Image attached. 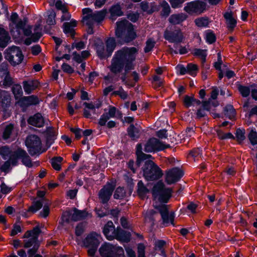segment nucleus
Wrapping results in <instances>:
<instances>
[{"label": "nucleus", "instance_id": "obj_34", "mask_svg": "<svg viewBox=\"0 0 257 257\" xmlns=\"http://www.w3.org/2000/svg\"><path fill=\"white\" fill-rule=\"evenodd\" d=\"M224 17L226 20L228 27L232 30L236 26V21L233 18L231 13H225L224 15Z\"/></svg>", "mask_w": 257, "mask_h": 257}, {"label": "nucleus", "instance_id": "obj_7", "mask_svg": "<svg viewBox=\"0 0 257 257\" xmlns=\"http://www.w3.org/2000/svg\"><path fill=\"white\" fill-rule=\"evenodd\" d=\"M26 146L31 156L40 154L44 150H42V143L40 138L35 135L28 136L25 141Z\"/></svg>", "mask_w": 257, "mask_h": 257}, {"label": "nucleus", "instance_id": "obj_6", "mask_svg": "<svg viewBox=\"0 0 257 257\" xmlns=\"http://www.w3.org/2000/svg\"><path fill=\"white\" fill-rule=\"evenodd\" d=\"M100 236L95 232H92L87 235L83 241V246L88 248V254L90 257H93L100 243Z\"/></svg>", "mask_w": 257, "mask_h": 257}, {"label": "nucleus", "instance_id": "obj_35", "mask_svg": "<svg viewBox=\"0 0 257 257\" xmlns=\"http://www.w3.org/2000/svg\"><path fill=\"white\" fill-rule=\"evenodd\" d=\"M107 57H109L116 46L115 40L113 38L107 39L106 42Z\"/></svg>", "mask_w": 257, "mask_h": 257}, {"label": "nucleus", "instance_id": "obj_26", "mask_svg": "<svg viewBox=\"0 0 257 257\" xmlns=\"http://www.w3.org/2000/svg\"><path fill=\"white\" fill-rule=\"evenodd\" d=\"M10 39L9 33L4 29L0 28V47H6Z\"/></svg>", "mask_w": 257, "mask_h": 257}, {"label": "nucleus", "instance_id": "obj_46", "mask_svg": "<svg viewBox=\"0 0 257 257\" xmlns=\"http://www.w3.org/2000/svg\"><path fill=\"white\" fill-rule=\"evenodd\" d=\"M245 130L237 128L236 131V139L238 143L240 144L245 138Z\"/></svg>", "mask_w": 257, "mask_h": 257}, {"label": "nucleus", "instance_id": "obj_47", "mask_svg": "<svg viewBox=\"0 0 257 257\" xmlns=\"http://www.w3.org/2000/svg\"><path fill=\"white\" fill-rule=\"evenodd\" d=\"M12 92L16 98H18L21 96L22 94V89L20 84H15L12 88Z\"/></svg>", "mask_w": 257, "mask_h": 257}, {"label": "nucleus", "instance_id": "obj_11", "mask_svg": "<svg viewBox=\"0 0 257 257\" xmlns=\"http://www.w3.org/2000/svg\"><path fill=\"white\" fill-rule=\"evenodd\" d=\"M164 37L170 42L176 44L182 42L184 38L180 29H176L173 31L166 29L164 32Z\"/></svg>", "mask_w": 257, "mask_h": 257}, {"label": "nucleus", "instance_id": "obj_30", "mask_svg": "<svg viewBox=\"0 0 257 257\" xmlns=\"http://www.w3.org/2000/svg\"><path fill=\"white\" fill-rule=\"evenodd\" d=\"M137 192L139 197L143 199L150 192V190L144 185L142 181H140L138 183Z\"/></svg>", "mask_w": 257, "mask_h": 257}, {"label": "nucleus", "instance_id": "obj_44", "mask_svg": "<svg viewBox=\"0 0 257 257\" xmlns=\"http://www.w3.org/2000/svg\"><path fill=\"white\" fill-rule=\"evenodd\" d=\"M10 73L8 64L7 62L2 63L0 65V78H3L4 76Z\"/></svg>", "mask_w": 257, "mask_h": 257}, {"label": "nucleus", "instance_id": "obj_63", "mask_svg": "<svg viewBox=\"0 0 257 257\" xmlns=\"http://www.w3.org/2000/svg\"><path fill=\"white\" fill-rule=\"evenodd\" d=\"M27 21L24 20L23 21L21 19H20L16 22V24H15L16 25V28L17 30L20 29H24L26 25Z\"/></svg>", "mask_w": 257, "mask_h": 257}, {"label": "nucleus", "instance_id": "obj_23", "mask_svg": "<svg viewBox=\"0 0 257 257\" xmlns=\"http://www.w3.org/2000/svg\"><path fill=\"white\" fill-rule=\"evenodd\" d=\"M20 103L24 106L36 105L39 103V100L37 96L32 95L22 97L20 100Z\"/></svg>", "mask_w": 257, "mask_h": 257}, {"label": "nucleus", "instance_id": "obj_9", "mask_svg": "<svg viewBox=\"0 0 257 257\" xmlns=\"http://www.w3.org/2000/svg\"><path fill=\"white\" fill-rule=\"evenodd\" d=\"M206 4L200 1H194L188 3L184 8V10L190 15L200 14L206 9Z\"/></svg>", "mask_w": 257, "mask_h": 257}, {"label": "nucleus", "instance_id": "obj_21", "mask_svg": "<svg viewBox=\"0 0 257 257\" xmlns=\"http://www.w3.org/2000/svg\"><path fill=\"white\" fill-rule=\"evenodd\" d=\"M187 18V16L184 13L174 14L170 16L168 21L173 25H179L184 22Z\"/></svg>", "mask_w": 257, "mask_h": 257}, {"label": "nucleus", "instance_id": "obj_14", "mask_svg": "<svg viewBox=\"0 0 257 257\" xmlns=\"http://www.w3.org/2000/svg\"><path fill=\"white\" fill-rule=\"evenodd\" d=\"M183 173L179 169L174 168L168 171L166 175V182L168 184L176 183L183 176Z\"/></svg>", "mask_w": 257, "mask_h": 257}, {"label": "nucleus", "instance_id": "obj_38", "mask_svg": "<svg viewBox=\"0 0 257 257\" xmlns=\"http://www.w3.org/2000/svg\"><path fill=\"white\" fill-rule=\"evenodd\" d=\"M3 80L1 81L2 86L4 87H9L11 86L14 83V79L11 76L10 73L4 76Z\"/></svg>", "mask_w": 257, "mask_h": 257}, {"label": "nucleus", "instance_id": "obj_43", "mask_svg": "<svg viewBox=\"0 0 257 257\" xmlns=\"http://www.w3.org/2000/svg\"><path fill=\"white\" fill-rule=\"evenodd\" d=\"M195 24L199 27H206L209 24V19L207 17H201L195 19Z\"/></svg>", "mask_w": 257, "mask_h": 257}, {"label": "nucleus", "instance_id": "obj_1", "mask_svg": "<svg viewBox=\"0 0 257 257\" xmlns=\"http://www.w3.org/2000/svg\"><path fill=\"white\" fill-rule=\"evenodd\" d=\"M138 51V49L134 47L122 48L115 53L108 69L115 75L120 73L123 69L125 71L134 69V62L136 59Z\"/></svg>", "mask_w": 257, "mask_h": 257}, {"label": "nucleus", "instance_id": "obj_16", "mask_svg": "<svg viewBox=\"0 0 257 257\" xmlns=\"http://www.w3.org/2000/svg\"><path fill=\"white\" fill-rule=\"evenodd\" d=\"M115 246L105 243L99 249V252L102 257H114Z\"/></svg>", "mask_w": 257, "mask_h": 257}, {"label": "nucleus", "instance_id": "obj_41", "mask_svg": "<svg viewBox=\"0 0 257 257\" xmlns=\"http://www.w3.org/2000/svg\"><path fill=\"white\" fill-rule=\"evenodd\" d=\"M63 158L61 157H55L51 159V165L52 167L56 171L61 170V163Z\"/></svg>", "mask_w": 257, "mask_h": 257}, {"label": "nucleus", "instance_id": "obj_13", "mask_svg": "<svg viewBox=\"0 0 257 257\" xmlns=\"http://www.w3.org/2000/svg\"><path fill=\"white\" fill-rule=\"evenodd\" d=\"M105 14V11L92 13L90 15L84 17L83 21H85L87 25H93L95 22L99 23L102 21L104 19Z\"/></svg>", "mask_w": 257, "mask_h": 257}, {"label": "nucleus", "instance_id": "obj_55", "mask_svg": "<svg viewBox=\"0 0 257 257\" xmlns=\"http://www.w3.org/2000/svg\"><path fill=\"white\" fill-rule=\"evenodd\" d=\"M185 0H169L171 7L174 9H176L181 7Z\"/></svg>", "mask_w": 257, "mask_h": 257}, {"label": "nucleus", "instance_id": "obj_24", "mask_svg": "<svg viewBox=\"0 0 257 257\" xmlns=\"http://www.w3.org/2000/svg\"><path fill=\"white\" fill-rule=\"evenodd\" d=\"M142 147L141 144L137 145L136 155L137 156V160L136 162V165L138 167L140 166L141 163L142 161L147 160L151 157L150 155H147L142 151Z\"/></svg>", "mask_w": 257, "mask_h": 257}, {"label": "nucleus", "instance_id": "obj_61", "mask_svg": "<svg viewBox=\"0 0 257 257\" xmlns=\"http://www.w3.org/2000/svg\"><path fill=\"white\" fill-rule=\"evenodd\" d=\"M109 119V117L107 113H104L100 117L98 124L100 126H104L105 125L107 121Z\"/></svg>", "mask_w": 257, "mask_h": 257}, {"label": "nucleus", "instance_id": "obj_19", "mask_svg": "<svg viewBox=\"0 0 257 257\" xmlns=\"http://www.w3.org/2000/svg\"><path fill=\"white\" fill-rule=\"evenodd\" d=\"M28 155V154L24 150L21 148L18 149L11 156V161L12 162V165L14 166L17 164L18 159H20L22 161L25 158H27Z\"/></svg>", "mask_w": 257, "mask_h": 257}, {"label": "nucleus", "instance_id": "obj_59", "mask_svg": "<svg viewBox=\"0 0 257 257\" xmlns=\"http://www.w3.org/2000/svg\"><path fill=\"white\" fill-rule=\"evenodd\" d=\"M195 101V98L193 97L186 95L184 99V104L185 107H189Z\"/></svg>", "mask_w": 257, "mask_h": 257}, {"label": "nucleus", "instance_id": "obj_4", "mask_svg": "<svg viewBox=\"0 0 257 257\" xmlns=\"http://www.w3.org/2000/svg\"><path fill=\"white\" fill-rule=\"evenodd\" d=\"M144 176L147 180H156L161 178L163 173L161 169L151 160L146 161L143 167Z\"/></svg>", "mask_w": 257, "mask_h": 257}, {"label": "nucleus", "instance_id": "obj_37", "mask_svg": "<svg viewBox=\"0 0 257 257\" xmlns=\"http://www.w3.org/2000/svg\"><path fill=\"white\" fill-rule=\"evenodd\" d=\"M128 136L133 140L139 137L140 131L133 124H131L127 129Z\"/></svg>", "mask_w": 257, "mask_h": 257}, {"label": "nucleus", "instance_id": "obj_39", "mask_svg": "<svg viewBox=\"0 0 257 257\" xmlns=\"http://www.w3.org/2000/svg\"><path fill=\"white\" fill-rule=\"evenodd\" d=\"M42 36L41 32H35L34 34H32L31 37L26 39L25 40V44L27 45H29L33 42H36L38 41Z\"/></svg>", "mask_w": 257, "mask_h": 257}, {"label": "nucleus", "instance_id": "obj_51", "mask_svg": "<svg viewBox=\"0 0 257 257\" xmlns=\"http://www.w3.org/2000/svg\"><path fill=\"white\" fill-rule=\"evenodd\" d=\"M14 125L12 124H10L6 127L3 133V138L4 139H8L10 137Z\"/></svg>", "mask_w": 257, "mask_h": 257}, {"label": "nucleus", "instance_id": "obj_32", "mask_svg": "<svg viewBox=\"0 0 257 257\" xmlns=\"http://www.w3.org/2000/svg\"><path fill=\"white\" fill-rule=\"evenodd\" d=\"M109 12L110 13V19L112 20H115L116 17L121 16L123 14L119 5L112 6L109 10Z\"/></svg>", "mask_w": 257, "mask_h": 257}, {"label": "nucleus", "instance_id": "obj_20", "mask_svg": "<svg viewBox=\"0 0 257 257\" xmlns=\"http://www.w3.org/2000/svg\"><path fill=\"white\" fill-rule=\"evenodd\" d=\"M23 84L25 92L30 94L39 87V82L37 80H29L23 81Z\"/></svg>", "mask_w": 257, "mask_h": 257}, {"label": "nucleus", "instance_id": "obj_49", "mask_svg": "<svg viewBox=\"0 0 257 257\" xmlns=\"http://www.w3.org/2000/svg\"><path fill=\"white\" fill-rule=\"evenodd\" d=\"M125 195V192L124 189L122 187H118L116 188L114 194V198L115 199H122Z\"/></svg>", "mask_w": 257, "mask_h": 257}, {"label": "nucleus", "instance_id": "obj_42", "mask_svg": "<svg viewBox=\"0 0 257 257\" xmlns=\"http://www.w3.org/2000/svg\"><path fill=\"white\" fill-rule=\"evenodd\" d=\"M24 247L25 248H29L32 246H35L36 244H40L38 239L35 237H32L27 240H24Z\"/></svg>", "mask_w": 257, "mask_h": 257}, {"label": "nucleus", "instance_id": "obj_40", "mask_svg": "<svg viewBox=\"0 0 257 257\" xmlns=\"http://www.w3.org/2000/svg\"><path fill=\"white\" fill-rule=\"evenodd\" d=\"M224 113L226 117L231 119L234 117L235 111L232 105H227L224 108Z\"/></svg>", "mask_w": 257, "mask_h": 257}, {"label": "nucleus", "instance_id": "obj_62", "mask_svg": "<svg viewBox=\"0 0 257 257\" xmlns=\"http://www.w3.org/2000/svg\"><path fill=\"white\" fill-rule=\"evenodd\" d=\"M55 6L58 10L62 11L63 13L67 12V8L61 1H57L55 4Z\"/></svg>", "mask_w": 257, "mask_h": 257}, {"label": "nucleus", "instance_id": "obj_33", "mask_svg": "<svg viewBox=\"0 0 257 257\" xmlns=\"http://www.w3.org/2000/svg\"><path fill=\"white\" fill-rule=\"evenodd\" d=\"M41 230L38 226L35 227L32 230L27 231L24 235L23 238H27L30 237H35L38 239V236L41 233Z\"/></svg>", "mask_w": 257, "mask_h": 257}, {"label": "nucleus", "instance_id": "obj_60", "mask_svg": "<svg viewBox=\"0 0 257 257\" xmlns=\"http://www.w3.org/2000/svg\"><path fill=\"white\" fill-rule=\"evenodd\" d=\"M115 257H125L124 254V251L122 247L115 246L114 256Z\"/></svg>", "mask_w": 257, "mask_h": 257}, {"label": "nucleus", "instance_id": "obj_28", "mask_svg": "<svg viewBox=\"0 0 257 257\" xmlns=\"http://www.w3.org/2000/svg\"><path fill=\"white\" fill-rule=\"evenodd\" d=\"M73 211L74 213L71 215V219L74 221L84 219L88 215V213L85 210H79L75 208Z\"/></svg>", "mask_w": 257, "mask_h": 257}, {"label": "nucleus", "instance_id": "obj_8", "mask_svg": "<svg viewBox=\"0 0 257 257\" xmlns=\"http://www.w3.org/2000/svg\"><path fill=\"white\" fill-rule=\"evenodd\" d=\"M5 57L12 65L15 66L22 62L24 56L19 47L13 46L7 50Z\"/></svg>", "mask_w": 257, "mask_h": 257}, {"label": "nucleus", "instance_id": "obj_22", "mask_svg": "<svg viewBox=\"0 0 257 257\" xmlns=\"http://www.w3.org/2000/svg\"><path fill=\"white\" fill-rule=\"evenodd\" d=\"M28 122L31 125L40 127L43 125L44 120L41 114L38 113L31 116L28 119Z\"/></svg>", "mask_w": 257, "mask_h": 257}, {"label": "nucleus", "instance_id": "obj_5", "mask_svg": "<svg viewBox=\"0 0 257 257\" xmlns=\"http://www.w3.org/2000/svg\"><path fill=\"white\" fill-rule=\"evenodd\" d=\"M152 192L155 199L161 202L167 203L171 196L172 190L165 188L164 184L159 181L154 186Z\"/></svg>", "mask_w": 257, "mask_h": 257}, {"label": "nucleus", "instance_id": "obj_57", "mask_svg": "<svg viewBox=\"0 0 257 257\" xmlns=\"http://www.w3.org/2000/svg\"><path fill=\"white\" fill-rule=\"evenodd\" d=\"M85 225L83 223H79L75 229V234L77 236L81 235L84 231Z\"/></svg>", "mask_w": 257, "mask_h": 257}, {"label": "nucleus", "instance_id": "obj_52", "mask_svg": "<svg viewBox=\"0 0 257 257\" xmlns=\"http://www.w3.org/2000/svg\"><path fill=\"white\" fill-rule=\"evenodd\" d=\"M248 139L253 145L257 144V133L251 130L248 135Z\"/></svg>", "mask_w": 257, "mask_h": 257}, {"label": "nucleus", "instance_id": "obj_48", "mask_svg": "<svg viewBox=\"0 0 257 257\" xmlns=\"http://www.w3.org/2000/svg\"><path fill=\"white\" fill-rule=\"evenodd\" d=\"M237 88L243 97H246L249 95L250 91L249 87L239 84L237 85Z\"/></svg>", "mask_w": 257, "mask_h": 257}, {"label": "nucleus", "instance_id": "obj_17", "mask_svg": "<svg viewBox=\"0 0 257 257\" xmlns=\"http://www.w3.org/2000/svg\"><path fill=\"white\" fill-rule=\"evenodd\" d=\"M116 229L112 221H108L103 228V233L106 238L110 240H113L115 238Z\"/></svg>", "mask_w": 257, "mask_h": 257}, {"label": "nucleus", "instance_id": "obj_18", "mask_svg": "<svg viewBox=\"0 0 257 257\" xmlns=\"http://www.w3.org/2000/svg\"><path fill=\"white\" fill-rule=\"evenodd\" d=\"M115 234V239L124 242H128L131 240V234L130 232L122 229L120 227H117Z\"/></svg>", "mask_w": 257, "mask_h": 257}, {"label": "nucleus", "instance_id": "obj_25", "mask_svg": "<svg viewBox=\"0 0 257 257\" xmlns=\"http://www.w3.org/2000/svg\"><path fill=\"white\" fill-rule=\"evenodd\" d=\"M94 46L96 50L98 56L101 59H103L105 57H107V55H106L105 53L104 45L101 40L97 39L96 41H95L94 43Z\"/></svg>", "mask_w": 257, "mask_h": 257}, {"label": "nucleus", "instance_id": "obj_45", "mask_svg": "<svg viewBox=\"0 0 257 257\" xmlns=\"http://www.w3.org/2000/svg\"><path fill=\"white\" fill-rule=\"evenodd\" d=\"M206 50H202L200 49H195L193 53V55L196 56H199L201 58L202 63H204L206 60Z\"/></svg>", "mask_w": 257, "mask_h": 257}, {"label": "nucleus", "instance_id": "obj_54", "mask_svg": "<svg viewBox=\"0 0 257 257\" xmlns=\"http://www.w3.org/2000/svg\"><path fill=\"white\" fill-rule=\"evenodd\" d=\"M166 242L164 240H160L156 242L155 244V250H161L163 254L165 253L164 250L163 249V246L165 245Z\"/></svg>", "mask_w": 257, "mask_h": 257}, {"label": "nucleus", "instance_id": "obj_56", "mask_svg": "<svg viewBox=\"0 0 257 257\" xmlns=\"http://www.w3.org/2000/svg\"><path fill=\"white\" fill-rule=\"evenodd\" d=\"M112 94L119 95L123 99H125L127 97V93L123 90L122 87H120L118 90L114 91Z\"/></svg>", "mask_w": 257, "mask_h": 257}, {"label": "nucleus", "instance_id": "obj_3", "mask_svg": "<svg viewBox=\"0 0 257 257\" xmlns=\"http://www.w3.org/2000/svg\"><path fill=\"white\" fill-rule=\"evenodd\" d=\"M154 207L157 210V211L151 210L148 212L145 216L146 222H150L151 226H153L155 224L154 216L157 212H159L161 215L163 224H168L169 222H171V224L174 225V213L173 212H171L170 214L169 213L168 209L166 205L160 204L155 205Z\"/></svg>", "mask_w": 257, "mask_h": 257}, {"label": "nucleus", "instance_id": "obj_50", "mask_svg": "<svg viewBox=\"0 0 257 257\" xmlns=\"http://www.w3.org/2000/svg\"><path fill=\"white\" fill-rule=\"evenodd\" d=\"M56 14L54 11H51L49 12L48 19H47V23L49 25H54L56 24L55 17Z\"/></svg>", "mask_w": 257, "mask_h": 257}, {"label": "nucleus", "instance_id": "obj_15", "mask_svg": "<svg viewBox=\"0 0 257 257\" xmlns=\"http://www.w3.org/2000/svg\"><path fill=\"white\" fill-rule=\"evenodd\" d=\"M11 102L10 94L5 90H0V110L5 111L10 106Z\"/></svg>", "mask_w": 257, "mask_h": 257}, {"label": "nucleus", "instance_id": "obj_36", "mask_svg": "<svg viewBox=\"0 0 257 257\" xmlns=\"http://www.w3.org/2000/svg\"><path fill=\"white\" fill-rule=\"evenodd\" d=\"M44 200V199L42 198L40 200L33 202V204L29 208L28 211L34 213L40 209L43 206V202Z\"/></svg>", "mask_w": 257, "mask_h": 257}, {"label": "nucleus", "instance_id": "obj_12", "mask_svg": "<svg viewBox=\"0 0 257 257\" xmlns=\"http://www.w3.org/2000/svg\"><path fill=\"white\" fill-rule=\"evenodd\" d=\"M115 186L113 184L107 183L99 191L98 199L103 204L107 203L112 195Z\"/></svg>", "mask_w": 257, "mask_h": 257}, {"label": "nucleus", "instance_id": "obj_27", "mask_svg": "<svg viewBox=\"0 0 257 257\" xmlns=\"http://www.w3.org/2000/svg\"><path fill=\"white\" fill-rule=\"evenodd\" d=\"M142 10L145 12H147L148 14H151L154 12L158 11L159 8L157 6L151 4L150 5L146 2H143L140 4Z\"/></svg>", "mask_w": 257, "mask_h": 257}, {"label": "nucleus", "instance_id": "obj_53", "mask_svg": "<svg viewBox=\"0 0 257 257\" xmlns=\"http://www.w3.org/2000/svg\"><path fill=\"white\" fill-rule=\"evenodd\" d=\"M155 42L152 39H149L146 42V46L144 49L145 53L150 52L155 46Z\"/></svg>", "mask_w": 257, "mask_h": 257}, {"label": "nucleus", "instance_id": "obj_10", "mask_svg": "<svg viewBox=\"0 0 257 257\" xmlns=\"http://www.w3.org/2000/svg\"><path fill=\"white\" fill-rule=\"evenodd\" d=\"M170 147L169 145H165L157 139L153 138L147 142L145 145L144 150L146 152H152L163 150Z\"/></svg>", "mask_w": 257, "mask_h": 257}, {"label": "nucleus", "instance_id": "obj_64", "mask_svg": "<svg viewBox=\"0 0 257 257\" xmlns=\"http://www.w3.org/2000/svg\"><path fill=\"white\" fill-rule=\"evenodd\" d=\"M145 246L143 244L141 243L138 246V257H145Z\"/></svg>", "mask_w": 257, "mask_h": 257}, {"label": "nucleus", "instance_id": "obj_31", "mask_svg": "<svg viewBox=\"0 0 257 257\" xmlns=\"http://www.w3.org/2000/svg\"><path fill=\"white\" fill-rule=\"evenodd\" d=\"M77 22L75 20L71 21L70 23H64L63 24L64 32L65 33H70L71 37H74L75 35L73 27L76 26Z\"/></svg>", "mask_w": 257, "mask_h": 257}, {"label": "nucleus", "instance_id": "obj_58", "mask_svg": "<svg viewBox=\"0 0 257 257\" xmlns=\"http://www.w3.org/2000/svg\"><path fill=\"white\" fill-rule=\"evenodd\" d=\"M71 213L69 211L63 212L61 216L62 222L61 223L63 225L64 222L69 223Z\"/></svg>", "mask_w": 257, "mask_h": 257}, {"label": "nucleus", "instance_id": "obj_2", "mask_svg": "<svg viewBox=\"0 0 257 257\" xmlns=\"http://www.w3.org/2000/svg\"><path fill=\"white\" fill-rule=\"evenodd\" d=\"M115 36L123 43H128L136 39V33L133 24L126 20L116 23Z\"/></svg>", "mask_w": 257, "mask_h": 257}, {"label": "nucleus", "instance_id": "obj_29", "mask_svg": "<svg viewBox=\"0 0 257 257\" xmlns=\"http://www.w3.org/2000/svg\"><path fill=\"white\" fill-rule=\"evenodd\" d=\"M160 6L162 8L160 15L165 18L168 17L171 12V10L168 3L166 1L163 0L160 3Z\"/></svg>", "mask_w": 257, "mask_h": 257}]
</instances>
